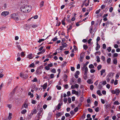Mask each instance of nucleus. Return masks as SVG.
Listing matches in <instances>:
<instances>
[{"label":"nucleus","mask_w":120,"mask_h":120,"mask_svg":"<svg viewBox=\"0 0 120 120\" xmlns=\"http://www.w3.org/2000/svg\"><path fill=\"white\" fill-rule=\"evenodd\" d=\"M21 14L20 12H18L16 13H13L11 14L10 15V17L14 20L16 22L18 21L19 19H20V16Z\"/></svg>","instance_id":"f257e3e1"},{"label":"nucleus","mask_w":120,"mask_h":120,"mask_svg":"<svg viewBox=\"0 0 120 120\" xmlns=\"http://www.w3.org/2000/svg\"><path fill=\"white\" fill-rule=\"evenodd\" d=\"M31 9V6L29 5H22L20 8V10L24 12H29Z\"/></svg>","instance_id":"f03ea898"},{"label":"nucleus","mask_w":120,"mask_h":120,"mask_svg":"<svg viewBox=\"0 0 120 120\" xmlns=\"http://www.w3.org/2000/svg\"><path fill=\"white\" fill-rule=\"evenodd\" d=\"M94 26H91L89 28V31L90 33L91 34V37L93 38L94 36V33L96 31V29L94 28Z\"/></svg>","instance_id":"7ed1b4c3"},{"label":"nucleus","mask_w":120,"mask_h":120,"mask_svg":"<svg viewBox=\"0 0 120 120\" xmlns=\"http://www.w3.org/2000/svg\"><path fill=\"white\" fill-rule=\"evenodd\" d=\"M114 73L112 72H111L109 73L106 77V80L108 82H109L110 79H111L113 76Z\"/></svg>","instance_id":"20e7f679"},{"label":"nucleus","mask_w":120,"mask_h":120,"mask_svg":"<svg viewBox=\"0 0 120 120\" xmlns=\"http://www.w3.org/2000/svg\"><path fill=\"white\" fill-rule=\"evenodd\" d=\"M81 70L82 71H84V74L85 75H87L88 71V69L87 67H85L84 68V67H83L81 68Z\"/></svg>","instance_id":"39448f33"},{"label":"nucleus","mask_w":120,"mask_h":120,"mask_svg":"<svg viewBox=\"0 0 120 120\" xmlns=\"http://www.w3.org/2000/svg\"><path fill=\"white\" fill-rule=\"evenodd\" d=\"M9 12L8 11H4L1 13V15L4 16H6L9 14Z\"/></svg>","instance_id":"423d86ee"},{"label":"nucleus","mask_w":120,"mask_h":120,"mask_svg":"<svg viewBox=\"0 0 120 120\" xmlns=\"http://www.w3.org/2000/svg\"><path fill=\"white\" fill-rule=\"evenodd\" d=\"M84 57V55H83L82 54H81L80 55V61L81 62H82L83 60V59Z\"/></svg>","instance_id":"0eeeda50"},{"label":"nucleus","mask_w":120,"mask_h":120,"mask_svg":"<svg viewBox=\"0 0 120 120\" xmlns=\"http://www.w3.org/2000/svg\"><path fill=\"white\" fill-rule=\"evenodd\" d=\"M115 93H116V94L117 95H118L120 93V91L118 89H117L115 90Z\"/></svg>","instance_id":"6e6552de"},{"label":"nucleus","mask_w":120,"mask_h":120,"mask_svg":"<svg viewBox=\"0 0 120 120\" xmlns=\"http://www.w3.org/2000/svg\"><path fill=\"white\" fill-rule=\"evenodd\" d=\"M97 46L96 48V50L97 51L100 48V46L98 44V43L97 42Z\"/></svg>","instance_id":"1a4fd4ad"},{"label":"nucleus","mask_w":120,"mask_h":120,"mask_svg":"<svg viewBox=\"0 0 120 120\" xmlns=\"http://www.w3.org/2000/svg\"><path fill=\"white\" fill-rule=\"evenodd\" d=\"M87 82L89 84H92L93 83V82L92 81V80L90 79H88Z\"/></svg>","instance_id":"9d476101"},{"label":"nucleus","mask_w":120,"mask_h":120,"mask_svg":"<svg viewBox=\"0 0 120 120\" xmlns=\"http://www.w3.org/2000/svg\"><path fill=\"white\" fill-rule=\"evenodd\" d=\"M29 58L30 59H31L33 58L34 57V56L32 54H30V55H28Z\"/></svg>","instance_id":"9b49d317"},{"label":"nucleus","mask_w":120,"mask_h":120,"mask_svg":"<svg viewBox=\"0 0 120 120\" xmlns=\"http://www.w3.org/2000/svg\"><path fill=\"white\" fill-rule=\"evenodd\" d=\"M47 83H45L43 86L42 87L43 89H45L47 87Z\"/></svg>","instance_id":"f8f14e48"},{"label":"nucleus","mask_w":120,"mask_h":120,"mask_svg":"<svg viewBox=\"0 0 120 120\" xmlns=\"http://www.w3.org/2000/svg\"><path fill=\"white\" fill-rule=\"evenodd\" d=\"M33 28H35L38 26V25L36 24H33L30 25Z\"/></svg>","instance_id":"ddd939ff"},{"label":"nucleus","mask_w":120,"mask_h":120,"mask_svg":"<svg viewBox=\"0 0 120 120\" xmlns=\"http://www.w3.org/2000/svg\"><path fill=\"white\" fill-rule=\"evenodd\" d=\"M62 105V104L59 103L57 106V109L59 110L61 108V106Z\"/></svg>","instance_id":"4468645a"},{"label":"nucleus","mask_w":120,"mask_h":120,"mask_svg":"<svg viewBox=\"0 0 120 120\" xmlns=\"http://www.w3.org/2000/svg\"><path fill=\"white\" fill-rule=\"evenodd\" d=\"M27 75H25H25H23V74L22 73H21L20 75V76L21 77H22L23 76V77L25 78H26L27 77Z\"/></svg>","instance_id":"2eb2a0df"},{"label":"nucleus","mask_w":120,"mask_h":120,"mask_svg":"<svg viewBox=\"0 0 120 120\" xmlns=\"http://www.w3.org/2000/svg\"><path fill=\"white\" fill-rule=\"evenodd\" d=\"M37 112V111L36 109H34L32 111L31 113L32 114H33L36 113Z\"/></svg>","instance_id":"dca6fc26"},{"label":"nucleus","mask_w":120,"mask_h":120,"mask_svg":"<svg viewBox=\"0 0 120 120\" xmlns=\"http://www.w3.org/2000/svg\"><path fill=\"white\" fill-rule=\"evenodd\" d=\"M44 2L43 1H42L40 3V6L41 8L43 7L44 5Z\"/></svg>","instance_id":"f3484780"},{"label":"nucleus","mask_w":120,"mask_h":120,"mask_svg":"<svg viewBox=\"0 0 120 120\" xmlns=\"http://www.w3.org/2000/svg\"><path fill=\"white\" fill-rule=\"evenodd\" d=\"M27 111L25 109L22 110L21 113L22 114H24Z\"/></svg>","instance_id":"a211bd4d"},{"label":"nucleus","mask_w":120,"mask_h":120,"mask_svg":"<svg viewBox=\"0 0 120 120\" xmlns=\"http://www.w3.org/2000/svg\"><path fill=\"white\" fill-rule=\"evenodd\" d=\"M105 69H102V70L100 71L101 72V75H103V73H105Z\"/></svg>","instance_id":"6ab92c4d"},{"label":"nucleus","mask_w":120,"mask_h":120,"mask_svg":"<svg viewBox=\"0 0 120 120\" xmlns=\"http://www.w3.org/2000/svg\"><path fill=\"white\" fill-rule=\"evenodd\" d=\"M89 67L90 69L94 68V66L92 64H91L90 65Z\"/></svg>","instance_id":"aec40b11"},{"label":"nucleus","mask_w":120,"mask_h":120,"mask_svg":"<svg viewBox=\"0 0 120 120\" xmlns=\"http://www.w3.org/2000/svg\"><path fill=\"white\" fill-rule=\"evenodd\" d=\"M120 103L117 101H115L113 103V104L115 105H118L120 104Z\"/></svg>","instance_id":"412c9836"},{"label":"nucleus","mask_w":120,"mask_h":120,"mask_svg":"<svg viewBox=\"0 0 120 120\" xmlns=\"http://www.w3.org/2000/svg\"><path fill=\"white\" fill-rule=\"evenodd\" d=\"M12 114L11 113H9V116L8 117V119L9 120H11V119L12 117L11 115Z\"/></svg>","instance_id":"4be33fe9"},{"label":"nucleus","mask_w":120,"mask_h":120,"mask_svg":"<svg viewBox=\"0 0 120 120\" xmlns=\"http://www.w3.org/2000/svg\"><path fill=\"white\" fill-rule=\"evenodd\" d=\"M97 61L98 63L100 61V58L99 57V56H96Z\"/></svg>","instance_id":"5701e85b"},{"label":"nucleus","mask_w":120,"mask_h":120,"mask_svg":"<svg viewBox=\"0 0 120 120\" xmlns=\"http://www.w3.org/2000/svg\"><path fill=\"white\" fill-rule=\"evenodd\" d=\"M48 38V37L45 39H40L38 41V42L39 43H40L42 41H44L46 39Z\"/></svg>","instance_id":"b1692460"},{"label":"nucleus","mask_w":120,"mask_h":120,"mask_svg":"<svg viewBox=\"0 0 120 120\" xmlns=\"http://www.w3.org/2000/svg\"><path fill=\"white\" fill-rule=\"evenodd\" d=\"M84 98L83 97H81L80 98V100L81 102H82L84 100Z\"/></svg>","instance_id":"393cba45"},{"label":"nucleus","mask_w":120,"mask_h":120,"mask_svg":"<svg viewBox=\"0 0 120 120\" xmlns=\"http://www.w3.org/2000/svg\"><path fill=\"white\" fill-rule=\"evenodd\" d=\"M97 93L99 96H101L102 95V94L101 93L100 91L99 90H98L97 91Z\"/></svg>","instance_id":"a878e982"},{"label":"nucleus","mask_w":120,"mask_h":120,"mask_svg":"<svg viewBox=\"0 0 120 120\" xmlns=\"http://www.w3.org/2000/svg\"><path fill=\"white\" fill-rule=\"evenodd\" d=\"M92 9V8H88L86 10L87 12H89L90 11H91Z\"/></svg>","instance_id":"bb28decb"},{"label":"nucleus","mask_w":120,"mask_h":120,"mask_svg":"<svg viewBox=\"0 0 120 120\" xmlns=\"http://www.w3.org/2000/svg\"><path fill=\"white\" fill-rule=\"evenodd\" d=\"M86 114L85 113H84L82 116V119L83 120L85 117Z\"/></svg>","instance_id":"cd10ccee"},{"label":"nucleus","mask_w":120,"mask_h":120,"mask_svg":"<svg viewBox=\"0 0 120 120\" xmlns=\"http://www.w3.org/2000/svg\"><path fill=\"white\" fill-rule=\"evenodd\" d=\"M73 24H72L71 25H70L69 26V28L68 29V31L69 30H71L72 28V25Z\"/></svg>","instance_id":"c85d7f7f"},{"label":"nucleus","mask_w":120,"mask_h":120,"mask_svg":"<svg viewBox=\"0 0 120 120\" xmlns=\"http://www.w3.org/2000/svg\"><path fill=\"white\" fill-rule=\"evenodd\" d=\"M83 47L84 49L86 50L88 48V47L87 45H83Z\"/></svg>","instance_id":"c756f323"},{"label":"nucleus","mask_w":120,"mask_h":120,"mask_svg":"<svg viewBox=\"0 0 120 120\" xmlns=\"http://www.w3.org/2000/svg\"><path fill=\"white\" fill-rule=\"evenodd\" d=\"M23 105L25 108H27L28 107V104L26 103H24L23 104Z\"/></svg>","instance_id":"7c9ffc66"},{"label":"nucleus","mask_w":120,"mask_h":120,"mask_svg":"<svg viewBox=\"0 0 120 120\" xmlns=\"http://www.w3.org/2000/svg\"><path fill=\"white\" fill-rule=\"evenodd\" d=\"M45 69L47 70H49L50 69V68L48 65L46 66L45 67Z\"/></svg>","instance_id":"2f4dec72"},{"label":"nucleus","mask_w":120,"mask_h":120,"mask_svg":"<svg viewBox=\"0 0 120 120\" xmlns=\"http://www.w3.org/2000/svg\"><path fill=\"white\" fill-rule=\"evenodd\" d=\"M101 65H99L98 66L97 68L98 70H100L101 68Z\"/></svg>","instance_id":"473e14b6"},{"label":"nucleus","mask_w":120,"mask_h":120,"mask_svg":"<svg viewBox=\"0 0 120 120\" xmlns=\"http://www.w3.org/2000/svg\"><path fill=\"white\" fill-rule=\"evenodd\" d=\"M94 88V86L93 85H92L90 86V89L91 90H92Z\"/></svg>","instance_id":"72a5a7b5"},{"label":"nucleus","mask_w":120,"mask_h":120,"mask_svg":"<svg viewBox=\"0 0 120 120\" xmlns=\"http://www.w3.org/2000/svg\"><path fill=\"white\" fill-rule=\"evenodd\" d=\"M113 63L114 64H116L117 63V60L116 59H114L113 60Z\"/></svg>","instance_id":"f704fd0d"},{"label":"nucleus","mask_w":120,"mask_h":120,"mask_svg":"<svg viewBox=\"0 0 120 120\" xmlns=\"http://www.w3.org/2000/svg\"><path fill=\"white\" fill-rule=\"evenodd\" d=\"M89 63V62L88 61H87L86 62L85 64H84L83 65V66L84 68L85 67H86V66Z\"/></svg>","instance_id":"c9c22d12"},{"label":"nucleus","mask_w":120,"mask_h":120,"mask_svg":"<svg viewBox=\"0 0 120 120\" xmlns=\"http://www.w3.org/2000/svg\"><path fill=\"white\" fill-rule=\"evenodd\" d=\"M56 87L57 88V89L59 90H60L61 88V87L60 86H58V85H57L56 86Z\"/></svg>","instance_id":"e433bc0d"},{"label":"nucleus","mask_w":120,"mask_h":120,"mask_svg":"<svg viewBox=\"0 0 120 120\" xmlns=\"http://www.w3.org/2000/svg\"><path fill=\"white\" fill-rule=\"evenodd\" d=\"M51 71V72L54 73H55L56 72V70L54 68H53L52 69Z\"/></svg>","instance_id":"4c0bfd02"},{"label":"nucleus","mask_w":120,"mask_h":120,"mask_svg":"<svg viewBox=\"0 0 120 120\" xmlns=\"http://www.w3.org/2000/svg\"><path fill=\"white\" fill-rule=\"evenodd\" d=\"M107 50L109 52H110L111 50V47H109L107 49Z\"/></svg>","instance_id":"58836bf2"},{"label":"nucleus","mask_w":120,"mask_h":120,"mask_svg":"<svg viewBox=\"0 0 120 120\" xmlns=\"http://www.w3.org/2000/svg\"><path fill=\"white\" fill-rule=\"evenodd\" d=\"M31 103L33 104H35L36 103V102L35 100H32L31 101Z\"/></svg>","instance_id":"ea45409f"},{"label":"nucleus","mask_w":120,"mask_h":120,"mask_svg":"<svg viewBox=\"0 0 120 120\" xmlns=\"http://www.w3.org/2000/svg\"><path fill=\"white\" fill-rule=\"evenodd\" d=\"M120 74V73H117L116 76V79H118L119 77V75Z\"/></svg>","instance_id":"a19ab883"},{"label":"nucleus","mask_w":120,"mask_h":120,"mask_svg":"<svg viewBox=\"0 0 120 120\" xmlns=\"http://www.w3.org/2000/svg\"><path fill=\"white\" fill-rule=\"evenodd\" d=\"M95 71V70L94 69H91L90 70V72L91 73H93Z\"/></svg>","instance_id":"79ce46f5"},{"label":"nucleus","mask_w":120,"mask_h":120,"mask_svg":"<svg viewBox=\"0 0 120 120\" xmlns=\"http://www.w3.org/2000/svg\"><path fill=\"white\" fill-rule=\"evenodd\" d=\"M32 81L33 82H37V79L36 77L34 78L33 80H32Z\"/></svg>","instance_id":"37998d69"},{"label":"nucleus","mask_w":120,"mask_h":120,"mask_svg":"<svg viewBox=\"0 0 120 120\" xmlns=\"http://www.w3.org/2000/svg\"><path fill=\"white\" fill-rule=\"evenodd\" d=\"M58 38H57V37H55L53 39H52V40L53 41H55Z\"/></svg>","instance_id":"c03bdc74"},{"label":"nucleus","mask_w":120,"mask_h":120,"mask_svg":"<svg viewBox=\"0 0 120 120\" xmlns=\"http://www.w3.org/2000/svg\"><path fill=\"white\" fill-rule=\"evenodd\" d=\"M105 5H101V8L102 10L105 8Z\"/></svg>","instance_id":"a18cd8bd"},{"label":"nucleus","mask_w":120,"mask_h":120,"mask_svg":"<svg viewBox=\"0 0 120 120\" xmlns=\"http://www.w3.org/2000/svg\"><path fill=\"white\" fill-rule=\"evenodd\" d=\"M88 111L90 112H93L92 109L90 108H88Z\"/></svg>","instance_id":"49530a36"},{"label":"nucleus","mask_w":120,"mask_h":120,"mask_svg":"<svg viewBox=\"0 0 120 120\" xmlns=\"http://www.w3.org/2000/svg\"><path fill=\"white\" fill-rule=\"evenodd\" d=\"M111 60V58H108L107 60V62L108 63H110Z\"/></svg>","instance_id":"de8ad7c7"},{"label":"nucleus","mask_w":120,"mask_h":120,"mask_svg":"<svg viewBox=\"0 0 120 120\" xmlns=\"http://www.w3.org/2000/svg\"><path fill=\"white\" fill-rule=\"evenodd\" d=\"M114 47L116 48H117L119 47L118 45L116 44H114Z\"/></svg>","instance_id":"09e8293b"},{"label":"nucleus","mask_w":120,"mask_h":120,"mask_svg":"<svg viewBox=\"0 0 120 120\" xmlns=\"http://www.w3.org/2000/svg\"><path fill=\"white\" fill-rule=\"evenodd\" d=\"M101 10L100 9H99L98 10H97L95 12L96 14H98L100 12Z\"/></svg>","instance_id":"8fccbe9b"},{"label":"nucleus","mask_w":120,"mask_h":120,"mask_svg":"<svg viewBox=\"0 0 120 120\" xmlns=\"http://www.w3.org/2000/svg\"><path fill=\"white\" fill-rule=\"evenodd\" d=\"M80 72L79 71H77L75 73V74H76V75H79V74H80Z\"/></svg>","instance_id":"3c124183"},{"label":"nucleus","mask_w":120,"mask_h":120,"mask_svg":"<svg viewBox=\"0 0 120 120\" xmlns=\"http://www.w3.org/2000/svg\"><path fill=\"white\" fill-rule=\"evenodd\" d=\"M74 86L75 88L77 89L79 88V86L78 84H76L74 85Z\"/></svg>","instance_id":"603ef678"},{"label":"nucleus","mask_w":120,"mask_h":120,"mask_svg":"<svg viewBox=\"0 0 120 120\" xmlns=\"http://www.w3.org/2000/svg\"><path fill=\"white\" fill-rule=\"evenodd\" d=\"M62 45L63 47H67V45L65 43H64L63 44H62Z\"/></svg>","instance_id":"864d4df0"},{"label":"nucleus","mask_w":120,"mask_h":120,"mask_svg":"<svg viewBox=\"0 0 120 120\" xmlns=\"http://www.w3.org/2000/svg\"><path fill=\"white\" fill-rule=\"evenodd\" d=\"M70 113L71 115H74L75 113L72 110L70 111Z\"/></svg>","instance_id":"5fc2aeb1"},{"label":"nucleus","mask_w":120,"mask_h":120,"mask_svg":"<svg viewBox=\"0 0 120 120\" xmlns=\"http://www.w3.org/2000/svg\"><path fill=\"white\" fill-rule=\"evenodd\" d=\"M100 40V37H98L96 39L97 42V43H98V41H99Z\"/></svg>","instance_id":"6e6d98bb"},{"label":"nucleus","mask_w":120,"mask_h":120,"mask_svg":"<svg viewBox=\"0 0 120 120\" xmlns=\"http://www.w3.org/2000/svg\"><path fill=\"white\" fill-rule=\"evenodd\" d=\"M50 77L51 78H53L54 77V75L53 74H51L50 75Z\"/></svg>","instance_id":"4d7b16f0"},{"label":"nucleus","mask_w":120,"mask_h":120,"mask_svg":"<svg viewBox=\"0 0 120 120\" xmlns=\"http://www.w3.org/2000/svg\"><path fill=\"white\" fill-rule=\"evenodd\" d=\"M77 80H78V82L79 83L81 82V79L80 78H79Z\"/></svg>","instance_id":"13d9d810"},{"label":"nucleus","mask_w":120,"mask_h":120,"mask_svg":"<svg viewBox=\"0 0 120 120\" xmlns=\"http://www.w3.org/2000/svg\"><path fill=\"white\" fill-rule=\"evenodd\" d=\"M64 87L65 89H67L68 87V84H65L64 86Z\"/></svg>","instance_id":"bf43d9fd"},{"label":"nucleus","mask_w":120,"mask_h":120,"mask_svg":"<svg viewBox=\"0 0 120 120\" xmlns=\"http://www.w3.org/2000/svg\"><path fill=\"white\" fill-rule=\"evenodd\" d=\"M95 110L96 112H98L99 111V108L98 107H97L95 109Z\"/></svg>","instance_id":"052dcab7"},{"label":"nucleus","mask_w":120,"mask_h":120,"mask_svg":"<svg viewBox=\"0 0 120 120\" xmlns=\"http://www.w3.org/2000/svg\"><path fill=\"white\" fill-rule=\"evenodd\" d=\"M113 10V8L112 7H111L109 8V11L110 12H112Z\"/></svg>","instance_id":"680f3d73"},{"label":"nucleus","mask_w":120,"mask_h":120,"mask_svg":"<svg viewBox=\"0 0 120 120\" xmlns=\"http://www.w3.org/2000/svg\"><path fill=\"white\" fill-rule=\"evenodd\" d=\"M21 56L23 57L25 56V54L23 52H22L21 53Z\"/></svg>","instance_id":"e2e57ef3"},{"label":"nucleus","mask_w":120,"mask_h":120,"mask_svg":"<svg viewBox=\"0 0 120 120\" xmlns=\"http://www.w3.org/2000/svg\"><path fill=\"white\" fill-rule=\"evenodd\" d=\"M106 45L105 44H104L103 45V48L104 49H106Z\"/></svg>","instance_id":"0e129e2a"},{"label":"nucleus","mask_w":120,"mask_h":120,"mask_svg":"<svg viewBox=\"0 0 120 120\" xmlns=\"http://www.w3.org/2000/svg\"><path fill=\"white\" fill-rule=\"evenodd\" d=\"M101 59L103 61H104L105 60V57L103 56H102L101 57Z\"/></svg>","instance_id":"69168bd1"},{"label":"nucleus","mask_w":120,"mask_h":120,"mask_svg":"<svg viewBox=\"0 0 120 120\" xmlns=\"http://www.w3.org/2000/svg\"><path fill=\"white\" fill-rule=\"evenodd\" d=\"M19 101V100L17 99H16L15 101V104L16 105H17L18 104H19V103L18 102Z\"/></svg>","instance_id":"338daca9"},{"label":"nucleus","mask_w":120,"mask_h":120,"mask_svg":"<svg viewBox=\"0 0 120 120\" xmlns=\"http://www.w3.org/2000/svg\"><path fill=\"white\" fill-rule=\"evenodd\" d=\"M78 107H76V108L74 109V112H77L78 111Z\"/></svg>","instance_id":"774afa93"}]
</instances>
